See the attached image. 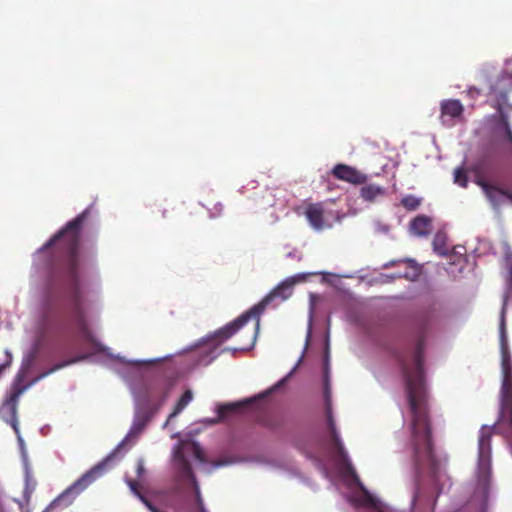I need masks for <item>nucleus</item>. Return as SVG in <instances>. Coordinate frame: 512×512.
Segmentation results:
<instances>
[{
  "label": "nucleus",
  "mask_w": 512,
  "mask_h": 512,
  "mask_svg": "<svg viewBox=\"0 0 512 512\" xmlns=\"http://www.w3.org/2000/svg\"><path fill=\"white\" fill-rule=\"evenodd\" d=\"M89 212L87 208L67 222L36 252L37 266L46 264L49 269L42 291L44 321H70L83 331H86V323L80 244Z\"/></svg>",
  "instance_id": "nucleus-1"
},
{
  "label": "nucleus",
  "mask_w": 512,
  "mask_h": 512,
  "mask_svg": "<svg viewBox=\"0 0 512 512\" xmlns=\"http://www.w3.org/2000/svg\"><path fill=\"white\" fill-rule=\"evenodd\" d=\"M424 334L413 346L395 353L400 367L411 413V439L415 465L418 470L428 468L435 473L438 462L434 454L428 392L424 371Z\"/></svg>",
  "instance_id": "nucleus-2"
},
{
  "label": "nucleus",
  "mask_w": 512,
  "mask_h": 512,
  "mask_svg": "<svg viewBox=\"0 0 512 512\" xmlns=\"http://www.w3.org/2000/svg\"><path fill=\"white\" fill-rule=\"evenodd\" d=\"M169 391L165 390L161 393L156 406L147 413L138 414L127 434V436L107 455L102 461L94 465L90 470L85 472L81 477L74 481L66 488L56 499L48 506L46 511L57 507H68L73 503L78 495L86 490L92 483L102 477L108 469L109 464L121 453L126 442L131 438H136L146 427L152 416L165 403L168 398Z\"/></svg>",
  "instance_id": "nucleus-3"
},
{
  "label": "nucleus",
  "mask_w": 512,
  "mask_h": 512,
  "mask_svg": "<svg viewBox=\"0 0 512 512\" xmlns=\"http://www.w3.org/2000/svg\"><path fill=\"white\" fill-rule=\"evenodd\" d=\"M295 283L296 279L294 277L284 280L270 291L259 303L251 307L252 311H254V319L256 320V331L259 329L260 316L265 311L266 307L276 299L285 301L290 298Z\"/></svg>",
  "instance_id": "nucleus-4"
},
{
  "label": "nucleus",
  "mask_w": 512,
  "mask_h": 512,
  "mask_svg": "<svg viewBox=\"0 0 512 512\" xmlns=\"http://www.w3.org/2000/svg\"><path fill=\"white\" fill-rule=\"evenodd\" d=\"M252 318L254 319V311L250 308L234 321L217 330L211 337V342L214 343L215 347L219 346L237 333Z\"/></svg>",
  "instance_id": "nucleus-5"
},
{
  "label": "nucleus",
  "mask_w": 512,
  "mask_h": 512,
  "mask_svg": "<svg viewBox=\"0 0 512 512\" xmlns=\"http://www.w3.org/2000/svg\"><path fill=\"white\" fill-rule=\"evenodd\" d=\"M22 379L19 377L12 385L10 392L6 395L3 408L7 409L9 412V418L6 419V422L9 423L15 432H18V419H17V406L18 399L21 394L25 391L26 386L21 384Z\"/></svg>",
  "instance_id": "nucleus-6"
},
{
  "label": "nucleus",
  "mask_w": 512,
  "mask_h": 512,
  "mask_svg": "<svg viewBox=\"0 0 512 512\" xmlns=\"http://www.w3.org/2000/svg\"><path fill=\"white\" fill-rule=\"evenodd\" d=\"M475 183L480 186L494 208H499L507 199L508 191L490 184L482 177H477Z\"/></svg>",
  "instance_id": "nucleus-7"
},
{
  "label": "nucleus",
  "mask_w": 512,
  "mask_h": 512,
  "mask_svg": "<svg viewBox=\"0 0 512 512\" xmlns=\"http://www.w3.org/2000/svg\"><path fill=\"white\" fill-rule=\"evenodd\" d=\"M501 422H505L508 428L512 431V384L505 379L501 388V407L500 418Z\"/></svg>",
  "instance_id": "nucleus-8"
},
{
  "label": "nucleus",
  "mask_w": 512,
  "mask_h": 512,
  "mask_svg": "<svg viewBox=\"0 0 512 512\" xmlns=\"http://www.w3.org/2000/svg\"><path fill=\"white\" fill-rule=\"evenodd\" d=\"M332 174L335 178L351 184H363L367 180V176L365 174L361 173L356 168L345 164H337L333 168Z\"/></svg>",
  "instance_id": "nucleus-9"
},
{
  "label": "nucleus",
  "mask_w": 512,
  "mask_h": 512,
  "mask_svg": "<svg viewBox=\"0 0 512 512\" xmlns=\"http://www.w3.org/2000/svg\"><path fill=\"white\" fill-rule=\"evenodd\" d=\"M495 425L492 427L482 426L478 439V457L480 465H485L490 460L491 438Z\"/></svg>",
  "instance_id": "nucleus-10"
},
{
  "label": "nucleus",
  "mask_w": 512,
  "mask_h": 512,
  "mask_svg": "<svg viewBox=\"0 0 512 512\" xmlns=\"http://www.w3.org/2000/svg\"><path fill=\"white\" fill-rule=\"evenodd\" d=\"M441 115L440 119L444 125H450L447 118L450 120L460 117L464 112L462 103L457 99H448L441 102L440 105Z\"/></svg>",
  "instance_id": "nucleus-11"
},
{
  "label": "nucleus",
  "mask_w": 512,
  "mask_h": 512,
  "mask_svg": "<svg viewBox=\"0 0 512 512\" xmlns=\"http://www.w3.org/2000/svg\"><path fill=\"white\" fill-rule=\"evenodd\" d=\"M305 216L315 230L320 231L326 227L324 209L321 203L308 204L305 210Z\"/></svg>",
  "instance_id": "nucleus-12"
},
{
  "label": "nucleus",
  "mask_w": 512,
  "mask_h": 512,
  "mask_svg": "<svg viewBox=\"0 0 512 512\" xmlns=\"http://www.w3.org/2000/svg\"><path fill=\"white\" fill-rule=\"evenodd\" d=\"M195 497L193 501L190 500H182L180 503L176 504L173 508L176 512H206L204 507V503L200 494L199 487L197 483L194 485Z\"/></svg>",
  "instance_id": "nucleus-13"
},
{
  "label": "nucleus",
  "mask_w": 512,
  "mask_h": 512,
  "mask_svg": "<svg viewBox=\"0 0 512 512\" xmlns=\"http://www.w3.org/2000/svg\"><path fill=\"white\" fill-rule=\"evenodd\" d=\"M431 227V219L425 215H418L410 223L411 232L417 236H427Z\"/></svg>",
  "instance_id": "nucleus-14"
},
{
  "label": "nucleus",
  "mask_w": 512,
  "mask_h": 512,
  "mask_svg": "<svg viewBox=\"0 0 512 512\" xmlns=\"http://www.w3.org/2000/svg\"><path fill=\"white\" fill-rule=\"evenodd\" d=\"M251 403V400H245L237 403H228L220 405L217 409L219 419L223 420L230 414L237 413L242 407Z\"/></svg>",
  "instance_id": "nucleus-15"
},
{
  "label": "nucleus",
  "mask_w": 512,
  "mask_h": 512,
  "mask_svg": "<svg viewBox=\"0 0 512 512\" xmlns=\"http://www.w3.org/2000/svg\"><path fill=\"white\" fill-rule=\"evenodd\" d=\"M385 193V189L375 184L365 185L360 190L361 197L366 201H374L378 196Z\"/></svg>",
  "instance_id": "nucleus-16"
},
{
  "label": "nucleus",
  "mask_w": 512,
  "mask_h": 512,
  "mask_svg": "<svg viewBox=\"0 0 512 512\" xmlns=\"http://www.w3.org/2000/svg\"><path fill=\"white\" fill-rule=\"evenodd\" d=\"M328 426H329V429H330V432H331V437H332V440H333L334 448L337 450L338 454L341 457H345L346 453H345L343 444H342L341 439H340V437L338 435V432L336 430L333 417H332V415L330 413L328 414Z\"/></svg>",
  "instance_id": "nucleus-17"
},
{
  "label": "nucleus",
  "mask_w": 512,
  "mask_h": 512,
  "mask_svg": "<svg viewBox=\"0 0 512 512\" xmlns=\"http://www.w3.org/2000/svg\"><path fill=\"white\" fill-rule=\"evenodd\" d=\"M193 395L190 390H186L180 399L177 401L172 413L169 415L168 420H171L172 418L176 417L178 414H180L185 407L192 401Z\"/></svg>",
  "instance_id": "nucleus-18"
},
{
  "label": "nucleus",
  "mask_w": 512,
  "mask_h": 512,
  "mask_svg": "<svg viewBox=\"0 0 512 512\" xmlns=\"http://www.w3.org/2000/svg\"><path fill=\"white\" fill-rule=\"evenodd\" d=\"M433 248L439 255H446V237L444 234H436L433 240Z\"/></svg>",
  "instance_id": "nucleus-19"
},
{
  "label": "nucleus",
  "mask_w": 512,
  "mask_h": 512,
  "mask_svg": "<svg viewBox=\"0 0 512 512\" xmlns=\"http://www.w3.org/2000/svg\"><path fill=\"white\" fill-rule=\"evenodd\" d=\"M421 204V200L414 195H407L401 199V205L409 211L416 210Z\"/></svg>",
  "instance_id": "nucleus-20"
},
{
  "label": "nucleus",
  "mask_w": 512,
  "mask_h": 512,
  "mask_svg": "<svg viewBox=\"0 0 512 512\" xmlns=\"http://www.w3.org/2000/svg\"><path fill=\"white\" fill-rule=\"evenodd\" d=\"M260 423L262 426L275 430L280 427L281 425V419L278 416L275 415H269L260 420Z\"/></svg>",
  "instance_id": "nucleus-21"
},
{
  "label": "nucleus",
  "mask_w": 512,
  "mask_h": 512,
  "mask_svg": "<svg viewBox=\"0 0 512 512\" xmlns=\"http://www.w3.org/2000/svg\"><path fill=\"white\" fill-rule=\"evenodd\" d=\"M454 182L460 185L461 187H467L468 179L463 168H457L454 171Z\"/></svg>",
  "instance_id": "nucleus-22"
},
{
  "label": "nucleus",
  "mask_w": 512,
  "mask_h": 512,
  "mask_svg": "<svg viewBox=\"0 0 512 512\" xmlns=\"http://www.w3.org/2000/svg\"><path fill=\"white\" fill-rule=\"evenodd\" d=\"M191 447L194 457L200 462H205V453L201 446L198 443L194 442L192 443Z\"/></svg>",
  "instance_id": "nucleus-23"
},
{
  "label": "nucleus",
  "mask_w": 512,
  "mask_h": 512,
  "mask_svg": "<svg viewBox=\"0 0 512 512\" xmlns=\"http://www.w3.org/2000/svg\"><path fill=\"white\" fill-rule=\"evenodd\" d=\"M288 376L284 377L283 379H281L280 381H278L275 385H273L269 390H267L266 392L262 393L260 395L261 398L271 394L272 392L278 390L280 387H282L284 385V383L286 382Z\"/></svg>",
  "instance_id": "nucleus-24"
},
{
  "label": "nucleus",
  "mask_w": 512,
  "mask_h": 512,
  "mask_svg": "<svg viewBox=\"0 0 512 512\" xmlns=\"http://www.w3.org/2000/svg\"><path fill=\"white\" fill-rule=\"evenodd\" d=\"M141 502L149 509L151 510L152 512H158V510L156 509V507L152 504L151 501H149L143 494H139V497H138Z\"/></svg>",
  "instance_id": "nucleus-25"
},
{
  "label": "nucleus",
  "mask_w": 512,
  "mask_h": 512,
  "mask_svg": "<svg viewBox=\"0 0 512 512\" xmlns=\"http://www.w3.org/2000/svg\"><path fill=\"white\" fill-rule=\"evenodd\" d=\"M128 485H129V487H130L131 491H132V492H133L137 497H139V494H142V493L140 492V490H139V484H138V482H137V481H135V480H129V481H128Z\"/></svg>",
  "instance_id": "nucleus-26"
},
{
  "label": "nucleus",
  "mask_w": 512,
  "mask_h": 512,
  "mask_svg": "<svg viewBox=\"0 0 512 512\" xmlns=\"http://www.w3.org/2000/svg\"><path fill=\"white\" fill-rule=\"evenodd\" d=\"M77 360H78V359H71V360L66 361V362H64V363L57 364L54 368L50 369V371H49L47 374H49V373H51V372H54V371H56V370H58V369H60V368H63V367H65L66 365H69V364L75 363Z\"/></svg>",
  "instance_id": "nucleus-27"
},
{
  "label": "nucleus",
  "mask_w": 512,
  "mask_h": 512,
  "mask_svg": "<svg viewBox=\"0 0 512 512\" xmlns=\"http://www.w3.org/2000/svg\"><path fill=\"white\" fill-rule=\"evenodd\" d=\"M145 472V468H144V463L142 460L138 461L137 463V468H136V473H137V476L138 477H142V475L144 474Z\"/></svg>",
  "instance_id": "nucleus-28"
},
{
  "label": "nucleus",
  "mask_w": 512,
  "mask_h": 512,
  "mask_svg": "<svg viewBox=\"0 0 512 512\" xmlns=\"http://www.w3.org/2000/svg\"><path fill=\"white\" fill-rule=\"evenodd\" d=\"M34 486H35V483L33 484V486L30 488V482H29V479L27 478L26 479V490H25V496L27 499H29L30 497V494L33 492L34 490Z\"/></svg>",
  "instance_id": "nucleus-29"
},
{
  "label": "nucleus",
  "mask_w": 512,
  "mask_h": 512,
  "mask_svg": "<svg viewBox=\"0 0 512 512\" xmlns=\"http://www.w3.org/2000/svg\"><path fill=\"white\" fill-rule=\"evenodd\" d=\"M505 130H506L507 139L512 145V130L510 129V126L507 122H505Z\"/></svg>",
  "instance_id": "nucleus-30"
},
{
  "label": "nucleus",
  "mask_w": 512,
  "mask_h": 512,
  "mask_svg": "<svg viewBox=\"0 0 512 512\" xmlns=\"http://www.w3.org/2000/svg\"><path fill=\"white\" fill-rule=\"evenodd\" d=\"M500 328H501L502 337H504V333H505L504 310L502 311L501 327Z\"/></svg>",
  "instance_id": "nucleus-31"
},
{
  "label": "nucleus",
  "mask_w": 512,
  "mask_h": 512,
  "mask_svg": "<svg viewBox=\"0 0 512 512\" xmlns=\"http://www.w3.org/2000/svg\"><path fill=\"white\" fill-rule=\"evenodd\" d=\"M398 278H406V279H411V277L407 274V273H404V274H399L397 276Z\"/></svg>",
  "instance_id": "nucleus-32"
},
{
  "label": "nucleus",
  "mask_w": 512,
  "mask_h": 512,
  "mask_svg": "<svg viewBox=\"0 0 512 512\" xmlns=\"http://www.w3.org/2000/svg\"><path fill=\"white\" fill-rule=\"evenodd\" d=\"M369 501L371 503V505L374 507V508H377V503L374 499H372L371 497H369Z\"/></svg>",
  "instance_id": "nucleus-33"
},
{
  "label": "nucleus",
  "mask_w": 512,
  "mask_h": 512,
  "mask_svg": "<svg viewBox=\"0 0 512 512\" xmlns=\"http://www.w3.org/2000/svg\"><path fill=\"white\" fill-rule=\"evenodd\" d=\"M512 202V193L508 192L507 199Z\"/></svg>",
  "instance_id": "nucleus-34"
},
{
  "label": "nucleus",
  "mask_w": 512,
  "mask_h": 512,
  "mask_svg": "<svg viewBox=\"0 0 512 512\" xmlns=\"http://www.w3.org/2000/svg\"><path fill=\"white\" fill-rule=\"evenodd\" d=\"M510 79L512 80V72L510 73Z\"/></svg>",
  "instance_id": "nucleus-35"
}]
</instances>
